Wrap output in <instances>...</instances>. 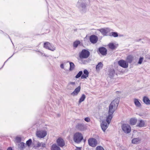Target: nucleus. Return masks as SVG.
<instances>
[{"mask_svg": "<svg viewBox=\"0 0 150 150\" xmlns=\"http://www.w3.org/2000/svg\"><path fill=\"white\" fill-rule=\"evenodd\" d=\"M108 72V74L110 78L113 77L115 74V70L113 69H110Z\"/></svg>", "mask_w": 150, "mask_h": 150, "instance_id": "obj_18", "label": "nucleus"}, {"mask_svg": "<svg viewBox=\"0 0 150 150\" xmlns=\"http://www.w3.org/2000/svg\"><path fill=\"white\" fill-rule=\"evenodd\" d=\"M75 86V82H70L69 83L67 88L68 89H71L73 88Z\"/></svg>", "mask_w": 150, "mask_h": 150, "instance_id": "obj_20", "label": "nucleus"}, {"mask_svg": "<svg viewBox=\"0 0 150 150\" xmlns=\"http://www.w3.org/2000/svg\"><path fill=\"white\" fill-rule=\"evenodd\" d=\"M146 125V121L142 120H138L137 126L139 127H145Z\"/></svg>", "mask_w": 150, "mask_h": 150, "instance_id": "obj_10", "label": "nucleus"}, {"mask_svg": "<svg viewBox=\"0 0 150 150\" xmlns=\"http://www.w3.org/2000/svg\"><path fill=\"white\" fill-rule=\"evenodd\" d=\"M0 150H2V149H0Z\"/></svg>", "mask_w": 150, "mask_h": 150, "instance_id": "obj_46", "label": "nucleus"}, {"mask_svg": "<svg viewBox=\"0 0 150 150\" xmlns=\"http://www.w3.org/2000/svg\"><path fill=\"white\" fill-rule=\"evenodd\" d=\"M108 124L105 121H103L101 124V127L102 130L104 132L105 131L108 127Z\"/></svg>", "mask_w": 150, "mask_h": 150, "instance_id": "obj_12", "label": "nucleus"}, {"mask_svg": "<svg viewBox=\"0 0 150 150\" xmlns=\"http://www.w3.org/2000/svg\"><path fill=\"white\" fill-rule=\"evenodd\" d=\"M134 102L135 105L137 107H140L141 106V104L138 99L134 98Z\"/></svg>", "mask_w": 150, "mask_h": 150, "instance_id": "obj_22", "label": "nucleus"}, {"mask_svg": "<svg viewBox=\"0 0 150 150\" xmlns=\"http://www.w3.org/2000/svg\"><path fill=\"white\" fill-rule=\"evenodd\" d=\"M88 76H87L86 75H84L83 74V75H82V76H81V78L82 79H85Z\"/></svg>", "mask_w": 150, "mask_h": 150, "instance_id": "obj_40", "label": "nucleus"}, {"mask_svg": "<svg viewBox=\"0 0 150 150\" xmlns=\"http://www.w3.org/2000/svg\"><path fill=\"white\" fill-rule=\"evenodd\" d=\"M75 150H81V148H77Z\"/></svg>", "mask_w": 150, "mask_h": 150, "instance_id": "obj_44", "label": "nucleus"}, {"mask_svg": "<svg viewBox=\"0 0 150 150\" xmlns=\"http://www.w3.org/2000/svg\"><path fill=\"white\" fill-rule=\"evenodd\" d=\"M37 147H38L41 146L42 147H45V144L42 142L40 143L38 142L37 144Z\"/></svg>", "mask_w": 150, "mask_h": 150, "instance_id": "obj_29", "label": "nucleus"}, {"mask_svg": "<svg viewBox=\"0 0 150 150\" xmlns=\"http://www.w3.org/2000/svg\"><path fill=\"white\" fill-rule=\"evenodd\" d=\"M143 57H140L139 59V61L138 63V64H141L143 61Z\"/></svg>", "mask_w": 150, "mask_h": 150, "instance_id": "obj_38", "label": "nucleus"}, {"mask_svg": "<svg viewBox=\"0 0 150 150\" xmlns=\"http://www.w3.org/2000/svg\"><path fill=\"white\" fill-rule=\"evenodd\" d=\"M84 120L88 122L90 121V119L89 118L87 117H86V118H85Z\"/></svg>", "mask_w": 150, "mask_h": 150, "instance_id": "obj_41", "label": "nucleus"}, {"mask_svg": "<svg viewBox=\"0 0 150 150\" xmlns=\"http://www.w3.org/2000/svg\"><path fill=\"white\" fill-rule=\"evenodd\" d=\"M137 122V119L135 118H131L130 120V123L132 125H135Z\"/></svg>", "mask_w": 150, "mask_h": 150, "instance_id": "obj_24", "label": "nucleus"}, {"mask_svg": "<svg viewBox=\"0 0 150 150\" xmlns=\"http://www.w3.org/2000/svg\"><path fill=\"white\" fill-rule=\"evenodd\" d=\"M40 52V54L41 55H44L45 56H46V55H45V54H43V53H42L41 52Z\"/></svg>", "mask_w": 150, "mask_h": 150, "instance_id": "obj_43", "label": "nucleus"}, {"mask_svg": "<svg viewBox=\"0 0 150 150\" xmlns=\"http://www.w3.org/2000/svg\"><path fill=\"white\" fill-rule=\"evenodd\" d=\"M44 47L52 51H54L56 50L55 47L48 42H46L44 43Z\"/></svg>", "mask_w": 150, "mask_h": 150, "instance_id": "obj_7", "label": "nucleus"}, {"mask_svg": "<svg viewBox=\"0 0 150 150\" xmlns=\"http://www.w3.org/2000/svg\"><path fill=\"white\" fill-rule=\"evenodd\" d=\"M84 74L86 75L87 76H88L89 73L88 72L87 70L85 69L83 71Z\"/></svg>", "mask_w": 150, "mask_h": 150, "instance_id": "obj_39", "label": "nucleus"}, {"mask_svg": "<svg viewBox=\"0 0 150 150\" xmlns=\"http://www.w3.org/2000/svg\"><path fill=\"white\" fill-rule=\"evenodd\" d=\"M88 143L90 146L93 147L96 146L97 144L96 140L93 138L89 139L88 140Z\"/></svg>", "mask_w": 150, "mask_h": 150, "instance_id": "obj_9", "label": "nucleus"}, {"mask_svg": "<svg viewBox=\"0 0 150 150\" xmlns=\"http://www.w3.org/2000/svg\"><path fill=\"white\" fill-rule=\"evenodd\" d=\"M141 139L139 138H134L132 139V142L133 144H136L137 143H139Z\"/></svg>", "mask_w": 150, "mask_h": 150, "instance_id": "obj_26", "label": "nucleus"}, {"mask_svg": "<svg viewBox=\"0 0 150 150\" xmlns=\"http://www.w3.org/2000/svg\"><path fill=\"white\" fill-rule=\"evenodd\" d=\"M90 55V52L86 50H83L80 54L79 57L81 59H86L88 58Z\"/></svg>", "mask_w": 150, "mask_h": 150, "instance_id": "obj_5", "label": "nucleus"}, {"mask_svg": "<svg viewBox=\"0 0 150 150\" xmlns=\"http://www.w3.org/2000/svg\"><path fill=\"white\" fill-rule=\"evenodd\" d=\"M110 34V35L114 37H117L118 36V33L117 32H112Z\"/></svg>", "mask_w": 150, "mask_h": 150, "instance_id": "obj_33", "label": "nucleus"}, {"mask_svg": "<svg viewBox=\"0 0 150 150\" xmlns=\"http://www.w3.org/2000/svg\"><path fill=\"white\" fill-rule=\"evenodd\" d=\"M15 141L17 143L20 142L21 141V138L20 137H16L15 139Z\"/></svg>", "mask_w": 150, "mask_h": 150, "instance_id": "obj_36", "label": "nucleus"}, {"mask_svg": "<svg viewBox=\"0 0 150 150\" xmlns=\"http://www.w3.org/2000/svg\"><path fill=\"white\" fill-rule=\"evenodd\" d=\"M122 128L123 131L126 133L128 134L131 132V128L128 124H123L122 126Z\"/></svg>", "mask_w": 150, "mask_h": 150, "instance_id": "obj_6", "label": "nucleus"}, {"mask_svg": "<svg viewBox=\"0 0 150 150\" xmlns=\"http://www.w3.org/2000/svg\"><path fill=\"white\" fill-rule=\"evenodd\" d=\"M81 89V87L79 86L76 88L74 91L71 93V95L73 96H77L79 92Z\"/></svg>", "mask_w": 150, "mask_h": 150, "instance_id": "obj_13", "label": "nucleus"}, {"mask_svg": "<svg viewBox=\"0 0 150 150\" xmlns=\"http://www.w3.org/2000/svg\"><path fill=\"white\" fill-rule=\"evenodd\" d=\"M126 61L127 63H131L134 59V57L131 55L128 56L126 57Z\"/></svg>", "mask_w": 150, "mask_h": 150, "instance_id": "obj_19", "label": "nucleus"}, {"mask_svg": "<svg viewBox=\"0 0 150 150\" xmlns=\"http://www.w3.org/2000/svg\"><path fill=\"white\" fill-rule=\"evenodd\" d=\"M96 150H104V149L102 146H98L96 147Z\"/></svg>", "mask_w": 150, "mask_h": 150, "instance_id": "obj_37", "label": "nucleus"}, {"mask_svg": "<svg viewBox=\"0 0 150 150\" xmlns=\"http://www.w3.org/2000/svg\"><path fill=\"white\" fill-rule=\"evenodd\" d=\"M47 135V131L45 130H39L36 133V136L40 138L45 137Z\"/></svg>", "mask_w": 150, "mask_h": 150, "instance_id": "obj_3", "label": "nucleus"}, {"mask_svg": "<svg viewBox=\"0 0 150 150\" xmlns=\"http://www.w3.org/2000/svg\"><path fill=\"white\" fill-rule=\"evenodd\" d=\"M18 145L21 150H23L25 148V144L23 142H21Z\"/></svg>", "mask_w": 150, "mask_h": 150, "instance_id": "obj_28", "label": "nucleus"}, {"mask_svg": "<svg viewBox=\"0 0 150 150\" xmlns=\"http://www.w3.org/2000/svg\"><path fill=\"white\" fill-rule=\"evenodd\" d=\"M149 59H150V55H149L148 57H147Z\"/></svg>", "mask_w": 150, "mask_h": 150, "instance_id": "obj_45", "label": "nucleus"}, {"mask_svg": "<svg viewBox=\"0 0 150 150\" xmlns=\"http://www.w3.org/2000/svg\"><path fill=\"white\" fill-rule=\"evenodd\" d=\"M103 66V64L101 62H99L96 67V71H99L102 68Z\"/></svg>", "mask_w": 150, "mask_h": 150, "instance_id": "obj_23", "label": "nucleus"}, {"mask_svg": "<svg viewBox=\"0 0 150 150\" xmlns=\"http://www.w3.org/2000/svg\"><path fill=\"white\" fill-rule=\"evenodd\" d=\"M83 138V135L81 133L77 132L74 134L73 139L75 142L79 143L81 142Z\"/></svg>", "mask_w": 150, "mask_h": 150, "instance_id": "obj_2", "label": "nucleus"}, {"mask_svg": "<svg viewBox=\"0 0 150 150\" xmlns=\"http://www.w3.org/2000/svg\"><path fill=\"white\" fill-rule=\"evenodd\" d=\"M118 65L124 68H126L128 67V64L126 61L121 60L118 61Z\"/></svg>", "mask_w": 150, "mask_h": 150, "instance_id": "obj_8", "label": "nucleus"}, {"mask_svg": "<svg viewBox=\"0 0 150 150\" xmlns=\"http://www.w3.org/2000/svg\"><path fill=\"white\" fill-rule=\"evenodd\" d=\"M70 65V67L69 70L70 71H72L74 68V64L72 62H69Z\"/></svg>", "mask_w": 150, "mask_h": 150, "instance_id": "obj_32", "label": "nucleus"}, {"mask_svg": "<svg viewBox=\"0 0 150 150\" xmlns=\"http://www.w3.org/2000/svg\"><path fill=\"white\" fill-rule=\"evenodd\" d=\"M90 40L91 43H95L97 41L98 38L95 35H92L90 36Z\"/></svg>", "mask_w": 150, "mask_h": 150, "instance_id": "obj_14", "label": "nucleus"}, {"mask_svg": "<svg viewBox=\"0 0 150 150\" xmlns=\"http://www.w3.org/2000/svg\"><path fill=\"white\" fill-rule=\"evenodd\" d=\"M77 7L82 13H84L86 11V5L84 3H80L78 2L77 5Z\"/></svg>", "mask_w": 150, "mask_h": 150, "instance_id": "obj_4", "label": "nucleus"}, {"mask_svg": "<svg viewBox=\"0 0 150 150\" xmlns=\"http://www.w3.org/2000/svg\"><path fill=\"white\" fill-rule=\"evenodd\" d=\"M119 102V98H118L114 99L110 104L109 106L108 115L107 117L106 121L110 124L112 117V115L116 110Z\"/></svg>", "mask_w": 150, "mask_h": 150, "instance_id": "obj_1", "label": "nucleus"}, {"mask_svg": "<svg viewBox=\"0 0 150 150\" xmlns=\"http://www.w3.org/2000/svg\"><path fill=\"white\" fill-rule=\"evenodd\" d=\"M86 98V96L84 94H82L79 101V103L80 104Z\"/></svg>", "mask_w": 150, "mask_h": 150, "instance_id": "obj_27", "label": "nucleus"}, {"mask_svg": "<svg viewBox=\"0 0 150 150\" xmlns=\"http://www.w3.org/2000/svg\"><path fill=\"white\" fill-rule=\"evenodd\" d=\"M143 101L146 105H150V100L146 96H144L143 98Z\"/></svg>", "mask_w": 150, "mask_h": 150, "instance_id": "obj_21", "label": "nucleus"}, {"mask_svg": "<svg viewBox=\"0 0 150 150\" xmlns=\"http://www.w3.org/2000/svg\"><path fill=\"white\" fill-rule=\"evenodd\" d=\"M99 52L103 55H105L107 53V49L105 47H102L99 49Z\"/></svg>", "mask_w": 150, "mask_h": 150, "instance_id": "obj_16", "label": "nucleus"}, {"mask_svg": "<svg viewBox=\"0 0 150 150\" xmlns=\"http://www.w3.org/2000/svg\"><path fill=\"white\" fill-rule=\"evenodd\" d=\"M76 127L77 129L80 130H83L85 129L83 125L80 123L77 124L76 126Z\"/></svg>", "mask_w": 150, "mask_h": 150, "instance_id": "obj_17", "label": "nucleus"}, {"mask_svg": "<svg viewBox=\"0 0 150 150\" xmlns=\"http://www.w3.org/2000/svg\"><path fill=\"white\" fill-rule=\"evenodd\" d=\"M80 43V42L79 40H76L73 43L74 47L75 48H76L77 47L78 45Z\"/></svg>", "mask_w": 150, "mask_h": 150, "instance_id": "obj_31", "label": "nucleus"}, {"mask_svg": "<svg viewBox=\"0 0 150 150\" xmlns=\"http://www.w3.org/2000/svg\"><path fill=\"white\" fill-rule=\"evenodd\" d=\"M51 149V150H61L60 148L56 144H54L52 145Z\"/></svg>", "mask_w": 150, "mask_h": 150, "instance_id": "obj_25", "label": "nucleus"}, {"mask_svg": "<svg viewBox=\"0 0 150 150\" xmlns=\"http://www.w3.org/2000/svg\"><path fill=\"white\" fill-rule=\"evenodd\" d=\"M60 67L62 68V69H64V64H61V65H60Z\"/></svg>", "mask_w": 150, "mask_h": 150, "instance_id": "obj_42", "label": "nucleus"}, {"mask_svg": "<svg viewBox=\"0 0 150 150\" xmlns=\"http://www.w3.org/2000/svg\"><path fill=\"white\" fill-rule=\"evenodd\" d=\"M57 143L59 146L61 147L64 146L65 144L64 141L61 137H59L57 139Z\"/></svg>", "mask_w": 150, "mask_h": 150, "instance_id": "obj_11", "label": "nucleus"}, {"mask_svg": "<svg viewBox=\"0 0 150 150\" xmlns=\"http://www.w3.org/2000/svg\"><path fill=\"white\" fill-rule=\"evenodd\" d=\"M31 143L32 140L31 139H30L28 140L26 142V144L29 147L31 145Z\"/></svg>", "mask_w": 150, "mask_h": 150, "instance_id": "obj_34", "label": "nucleus"}, {"mask_svg": "<svg viewBox=\"0 0 150 150\" xmlns=\"http://www.w3.org/2000/svg\"><path fill=\"white\" fill-rule=\"evenodd\" d=\"M83 74V72L82 71H80L78 74L76 75L75 76V77L76 78H78L80 77L81 75H82Z\"/></svg>", "mask_w": 150, "mask_h": 150, "instance_id": "obj_35", "label": "nucleus"}, {"mask_svg": "<svg viewBox=\"0 0 150 150\" xmlns=\"http://www.w3.org/2000/svg\"><path fill=\"white\" fill-rule=\"evenodd\" d=\"M108 46L109 48L112 50L114 49L116 47L114 44L112 43H110L108 45Z\"/></svg>", "mask_w": 150, "mask_h": 150, "instance_id": "obj_30", "label": "nucleus"}, {"mask_svg": "<svg viewBox=\"0 0 150 150\" xmlns=\"http://www.w3.org/2000/svg\"><path fill=\"white\" fill-rule=\"evenodd\" d=\"M103 35H106L110 30V29L108 28H101L98 30Z\"/></svg>", "mask_w": 150, "mask_h": 150, "instance_id": "obj_15", "label": "nucleus"}]
</instances>
